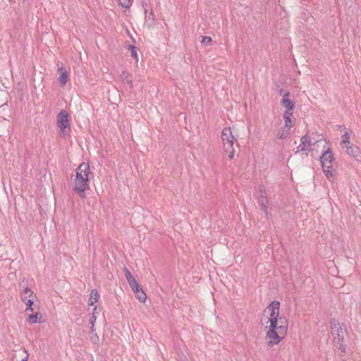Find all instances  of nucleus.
<instances>
[{
    "label": "nucleus",
    "instance_id": "nucleus-6",
    "mask_svg": "<svg viewBox=\"0 0 361 361\" xmlns=\"http://www.w3.org/2000/svg\"><path fill=\"white\" fill-rule=\"evenodd\" d=\"M280 302L277 300L272 301L264 310V312H269V317L267 318V321L264 322L266 324L275 321L279 322L285 317H280L279 315Z\"/></svg>",
    "mask_w": 361,
    "mask_h": 361
},
{
    "label": "nucleus",
    "instance_id": "nucleus-23",
    "mask_svg": "<svg viewBox=\"0 0 361 361\" xmlns=\"http://www.w3.org/2000/svg\"><path fill=\"white\" fill-rule=\"evenodd\" d=\"M34 301H35V300L27 299V301L23 302L26 306L25 312H28L34 311V308L32 307L33 304H34Z\"/></svg>",
    "mask_w": 361,
    "mask_h": 361
},
{
    "label": "nucleus",
    "instance_id": "nucleus-12",
    "mask_svg": "<svg viewBox=\"0 0 361 361\" xmlns=\"http://www.w3.org/2000/svg\"><path fill=\"white\" fill-rule=\"evenodd\" d=\"M133 291L135 293L136 298L140 301L141 302H145L147 299V295L143 291L142 288L137 282V285L135 286H130Z\"/></svg>",
    "mask_w": 361,
    "mask_h": 361
},
{
    "label": "nucleus",
    "instance_id": "nucleus-27",
    "mask_svg": "<svg viewBox=\"0 0 361 361\" xmlns=\"http://www.w3.org/2000/svg\"><path fill=\"white\" fill-rule=\"evenodd\" d=\"M212 39L211 37L204 36L202 37L201 43L205 45H208L212 42Z\"/></svg>",
    "mask_w": 361,
    "mask_h": 361
},
{
    "label": "nucleus",
    "instance_id": "nucleus-17",
    "mask_svg": "<svg viewBox=\"0 0 361 361\" xmlns=\"http://www.w3.org/2000/svg\"><path fill=\"white\" fill-rule=\"evenodd\" d=\"M27 299L35 300L36 295L34 294L33 291L26 288L23 290L21 300L23 302H25L27 300Z\"/></svg>",
    "mask_w": 361,
    "mask_h": 361
},
{
    "label": "nucleus",
    "instance_id": "nucleus-15",
    "mask_svg": "<svg viewBox=\"0 0 361 361\" xmlns=\"http://www.w3.org/2000/svg\"><path fill=\"white\" fill-rule=\"evenodd\" d=\"M283 119L285 123V127L288 129H290L294 126L295 121L293 117V113L289 111H285L283 115Z\"/></svg>",
    "mask_w": 361,
    "mask_h": 361
},
{
    "label": "nucleus",
    "instance_id": "nucleus-19",
    "mask_svg": "<svg viewBox=\"0 0 361 361\" xmlns=\"http://www.w3.org/2000/svg\"><path fill=\"white\" fill-rule=\"evenodd\" d=\"M120 77L124 82L130 85V87H132V76L128 72L123 71L120 74Z\"/></svg>",
    "mask_w": 361,
    "mask_h": 361
},
{
    "label": "nucleus",
    "instance_id": "nucleus-1",
    "mask_svg": "<svg viewBox=\"0 0 361 361\" xmlns=\"http://www.w3.org/2000/svg\"><path fill=\"white\" fill-rule=\"evenodd\" d=\"M269 324L264 327V329H267L265 338L267 344L269 346H274L279 344L286 335L288 323L286 319H283L279 322L273 321Z\"/></svg>",
    "mask_w": 361,
    "mask_h": 361
},
{
    "label": "nucleus",
    "instance_id": "nucleus-29",
    "mask_svg": "<svg viewBox=\"0 0 361 361\" xmlns=\"http://www.w3.org/2000/svg\"><path fill=\"white\" fill-rule=\"evenodd\" d=\"M25 352L26 354H27L26 350H25ZM27 360H28V355H26V356L23 359L22 361H27Z\"/></svg>",
    "mask_w": 361,
    "mask_h": 361
},
{
    "label": "nucleus",
    "instance_id": "nucleus-11",
    "mask_svg": "<svg viewBox=\"0 0 361 361\" xmlns=\"http://www.w3.org/2000/svg\"><path fill=\"white\" fill-rule=\"evenodd\" d=\"M311 149L310 138L304 135L300 139V143L297 147V152L309 151Z\"/></svg>",
    "mask_w": 361,
    "mask_h": 361
},
{
    "label": "nucleus",
    "instance_id": "nucleus-10",
    "mask_svg": "<svg viewBox=\"0 0 361 361\" xmlns=\"http://www.w3.org/2000/svg\"><path fill=\"white\" fill-rule=\"evenodd\" d=\"M59 78L58 80L61 86H64L68 80L69 71L63 66L59 68L58 69Z\"/></svg>",
    "mask_w": 361,
    "mask_h": 361
},
{
    "label": "nucleus",
    "instance_id": "nucleus-7",
    "mask_svg": "<svg viewBox=\"0 0 361 361\" xmlns=\"http://www.w3.org/2000/svg\"><path fill=\"white\" fill-rule=\"evenodd\" d=\"M221 139L224 145V148H232L235 140L233 137L230 128H224L221 133Z\"/></svg>",
    "mask_w": 361,
    "mask_h": 361
},
{
    "label": "nucleus",
    "instance_id": "nucleus-9",
    "mask_svg": "<svg viewBox=\"0 0 361 361\" xmlns=\"http://www.w3.org/2000/svg\"><path fill=\"white\" fill-rule=\"evenodd\" d=\"M102 310V307L99 305H95L92 312V343H96L99 341V337L94 332V322L96 320V314H98Z\"/></svg>",
    "mask_w": 361,
    "mask_h": 361
},
{
    "label": "nucleus",
    "instance_id": "nucleus-25",
    "mask_svg": "<svg viewBox=\"0 0 361 361\" xmlns=\"http://www.w3.org/2000/svg\"><path fill=\"white\" fill-rule=\"evenodd\" d=\"M120 5L125 8H128L131 6L133 0H118Z\"/></svg>",
    "mask_w": 361,
    "mask_h": 361
},
{
    "label": "nucleus",
    "instance_id": "nucleus-16",
    "mask_svg": "<svg viewBox=\"0 0 361 361\" xmlns=\"http://www.w3.org/2000/svg\"><path fill=\"white\" fill-rule=\"evenodd\" d=\"M42 316L39 314L38 312H31V313L27 314V320L30 324H36L40 322Z\"/></svg>",
    "mask_w": 361,
    "mask_h": 361
},
{
    "label": "nucleus",
    "instance_id": "nucleus-4",
    "mask_svg": "<svg viewBox=\"0 0 361 361\" xmlns=\"http://www.w3.org/2000/svg\"><path fill=\"white\" fill-rule=\"evenodd\" d=\"M319 161L323 172L328 179H331L335 175V169H333V164L335 161L334 156L330 148L324 151L319 157Z\"/></svg>",
    "mask_w": 361,
    "mask_h": 361
},
{
    "label": "nucleus",
    "instance_id": "nucleus-14",
    "mask_svg": "<svg viewBox=\"0 0 361 361\" xmlns=\"http://www.w3.org/2000/svg\"><path fill=\"white\" fill-rule=\"evenodd\" d=\"M346 148V153L354 157V158H356L357 159L360 155V148L358 147H357L356 145H348V147H345Z\"/></svg>",
    "mask_w": 361,
    "mask_h": 361
},
{
    "label": "nucleus",
    "instance_id": "nucleus-13",
    "mask_svg": "<svg viewBox=\"0 0 361 361\" xmlns=\"http://www.w3.org/2000/svg\"><path fill=\"white\" fill-rule=\"evenodd\" d=\"M289 92H286L282 98L281 104L286 109V111L291 112L295 109L294 102L289 99Z\"/></svg>",
    "mask_w": 361,
    "mask_h": 361
},
{
    "label": "nucleus",
    "instance_id": "nucleus-8",
    "mask_svg": "<svg viewBox=\"0 0 361 361\" xmlns=\"http://www.w3.org/2000/svg\"><path fill=\"white\" fill-rule=\"evenodd\" d=\"M258 203L260 206V208L262 211L264 212L266 215L268 214V209H267V204H268V198L267 197V193L264 187L260 186L259 188V195L258 197Z\"/></svg>",
    "mask_w": 361,
    "mask_h": 361
},
{
    "label": "nucleus",
    "instance_id": "nucleus-24",
    "mask_svg": "<svg viewBox=\"0 0 361 361\" xmlns=\"http://www.w3.org/2000/svg\"><path fill=\"white\" fill-rule=\"evenodd\" d=\"M100 298L99 294L97 290L92 289V299L94 301H92V306L94 305V302H97Z\"/></svg>",
    "mask_w": 361,
    "mask_h": 361
},
{
    "label": "nucleus",
    "instance_id": "nucleus-28",
    "mask_svg": "<svg viewBox=\"0 0 361 361\" xmlns=\"http://www.w3.org/2000/svg\"><path fill=\"white\" fill-rule=\"evenodd\" d=\"M145 18L147 21H149V20L152 21V23L154 21V13L152 11H150V12L147 14V11H145Z\"/></svg>",
    "mask_w": 361,
    "mask_h": 361
},
{
    "label": "nucleus",
    "instance_id": "nucleus-20",
    "mask_svg": "<svg viewBox=\"0 0 361 361\" xmlns=\"http://www.w3.org/2000/svg\"><path fill=\"white\" fill-rule=\"evenodd\" d=\"M350 135L348 131H345V133L342 136V140L341 142V145L343 147H348V145H351L350 142Z\"/></svg>",
    "mask_w": 361,
    "mask_h": 361
},
{
    "label": "nucleus",
    "instance_id": "nucleus-3",
    "mask_svg": "<svg viewBox=\"0 0 361 361\" xmlns=\"http://www.w3.org/2000/svg\"><path fill=\"white\" fill-rule=\"evenodd\" d=\"M331 334L334 337L335 346L341 350V353H345L346 345L344 342V337L347 333L345 325L334 319L331 322Z\"/></svg>",
    "mask_w": 361,
    "mask_h": 361
},
{
    "label": "nucleus",
    "instance_id": "nucleus-5",
    "mask_svg": "<svg viewBox=\"0 0 361 361\" xmlns=\"http://www.w3.org/2000/svg\"><path fill=\"white\" fill-rule=\"evenodd\" d=\"M57 126L61 136L66 137L71 133V124L68 114L65 111H61L57 116Z\"/></svg>",
    "mask_w": 361,
    "mask_h": 361
},
{
    "label": "nucleus",
    "instance_id": "nucleus-18",
    "mask_svg": "<svg viewBox=\"0 0 361 361\" xmlns=\"http://www.w3.org/2000/svg\"><path fill=\"white\" fill-rule=\"evenodd\" d=\"M124 274L127 281L130 286H135L137 285V281L135 277L131 274L130 271L126 268H124Z\"/></svg>",
    "mask_w": 361,
    "mask_h": 361
},
{
    "label": "nucleus",
    "instance_id": "nucleus-22",
    "mask_svg": "<svg viewBox=\"0 0 361 361\" xmlns=\"http://www.w3.org/2000/svg\"><path fill=\"white\" fill-rule=\"evenodd\" d=\"M289 130L290 129H288L286 127L285 128L280 130L277 135L278 138L281 140L285 139L289 134Z\"/></svg>",
    "mask_w": 361,
    "mask_h": 361
},
{
    "label": "nucleus",
    "instance_id": "nucleus-26",
    "mask_svg": "<svg viewBox=\"0 0 361 361\" xmlns=\"http://www.w3.org/2000/svg\"><path fill=\"white\" fill-rule=\"evenodd\" d=\"M224 151L225 152L228 153V157L230 159H233L234 157V153H235V150H234V148H233V145L232 146V148H227V147H224Z\"/></svg>",
    "mask_w": 361,
    "mask_h": 361
},
{
    "label": "nucleus",
    "instance_id": "nucleus-21",
    "mask_svg": "<svg viewBox=\"0 0 361 361\" xmlns=\"http://www.w3.org/2000/svg\"><path fill=\"white\" fill-rule=\"evenodd\" d=\"M128 49L130 51L131 56L135 60L136 62L138 61V55L137 53L136 47L134 45H128Z\"/></svg>",
    "mask_w": 361,
    "mask_h": 361
},
{
    "label": "nucleus",
    "instance_id": "nucleus-2",
    "mask_svg": "<svg viewBox=\"0 0 361 361\" xmlns=\"http://www.w3.org/2000/svg\"><path fill=\"white\" fill-rule=\"evenodd\" d=\"M90 167L89 163H82L76 170L73 190L80 197H84V192L89 189V175Z\"/></svg>",
    "mask_w": 361,
    "mask_h": 361
}]
</instances>
